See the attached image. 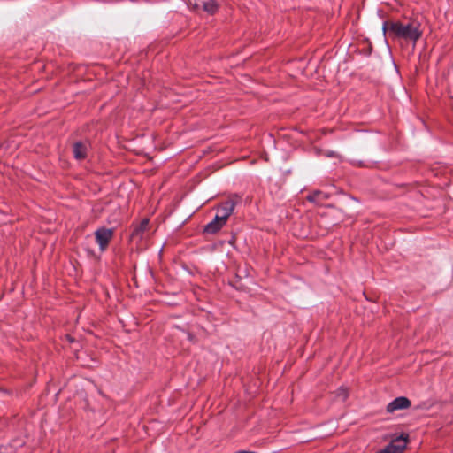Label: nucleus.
<instances>
[{"label": "nucleus", "mask_w": 453, "mask_h": 453, "mask_svg": "<svg viewBox=\"0 0 453 453\" xmlns=\"http://www.w3.org/2000/svg\"><path fill=\"white\" fill-rule=\"evenodd\" d=\"M336 398L344 402L349 396V391L346 388L341 387L336 390Z\"/></svg>", "instance_id": "obj_11"}, {"label": "nucleus", "mask_w": 453, "mask_h": 453, "mask_svg": "<svg viewBox=\"0 0 453 453\" xmlns=\"http://www.w3.org/2000/svg\"><path fill=\"white\" fill-rule=\"evenodd\" d=\"M242 197L238 195L231 196L226 201L221 203L218 207V213L222 220L227 221L233 213L235 206L241 202Z\"/></svg>", "instance_id": "obj_2"}, {"label": "nucleus", "mask_w": 453, "mask_h": 453, "mask_svg": "<svg viewBox=\"0 0 453 453\" xmlns=\"http://www.w3.org/2000/svg\"><path fill=\"white\" fill-rule=\"evenodd\" d=\"M394 21H385L382 26V31L384 34L388 33L390 36V26Z\"/></svg>", "instance_id": "obj_12"}, {"label": "nucleus", "mask_w": 453, "mask_h": 453, "mask_svg": "<svg viewBox=\"0 0 453 453\" xmlns=\"http://www.w3.org/2000/svg\"><path fill=\"white\" fill-rule=\"evenodd\" d=\"M88 152V146L82 142H76L73 145V153L74 158L82 160L86 158Z\"/></svg>", "instance_id": "obj_7"}, {"label": "nucleus", "mask_w": 453, "mask_h": 453, "mask_svg": "<svg viewBox=\"0 0 453 453\" xmlns=\"http://www.w3.org/2000/svg\"><path fill=\"white\" fill-rule=\"evenodd\" d=\"M328 198V195L320 191V190H315L311 194H310L307 196L308 201L313 202V203H322L323 201L326 200Z\"/></svg>", "instance_id": "obj_9"}, {"label": "nucleus", "mask_w": 453, "mask_h": 453, "mask_svg": "<svg viewBox=\"0 0 453 453\" xmlns=\"http://www.w3.org/2000/svg\"><path fill=\"white\" fill-rule=\"evenodd\" d=\"M422 36L420 23L418 20H410L408 23L395 21L390 26V37L403 39L416 44Z\"/></svg>", "instance_id": "obj_1"}, {"label": "nucleus", "mask_w": 453, "mask_h": 453, "mask_svg": "<svg viewBox=\"0 0 453 453\" xmlns=\"http://www.w3.org/2000/svg\"><path fill=\"white\" fill-rule=\"evenodd\" d=\"M114 231L111 228L100 227L95 232L96 243L101 251H104L113 237Z\"/></svg>", "instance_id": "obj_4"}, {"label": "nucleus", "mask_w": 453, "mask_h": 453, "mask_svg": "<svg viewBox=\"0 0 453 453\" xmlns=\"http://www.w3.org/2000/svg\"><path fill=\"white\" fill-rule=\"evenodd\" d=\"M407 435L402 434L392 440L383 449L376 453H403L407 447Z\"/></svg>", "instance_id": "obj_3"}, {"label": "nucleus", "mask_w": 453, "mask_h": 453, "mask_svg": "<svg viewBox=\"0 0 453 453\" xmlns=\"http://www.w3.org/2000/svg\"><path fill=\"white\" fill-rule=\"evenodd\" d=\"M203 9L209 14L212 15L218 11L219 5L215 0H203Z\"/></svg>", "instance_id": "obj_10"}, {"label": "nucleus", "mask_w": 453, "mask_h": 453, "mask_svg": "<svg viewBox=\"0 0 453 453\" xmlns=\"http://www.w3.org/2000/svg\"><path fill=\"white\" fill-rule=\"evenodd\" d=\"M226 221L219 218V214H216L214 219L204 226L203 233L209 234H214L218 233L225 225Z\"/></svg>", "instance_id": "obj_6"}, {"label": "nucleus", "mask_w": 453, "mask_h": 453, "mask_svg": "<svg viewBox=\"0 0 453 453\" xmlns=\"http://www.w3.org/2000/svg\"><path fill=\"white\" fill-rule=\"evenodd\" d=\"M411 403L407 397L399 396L391 401L387 405L386 410L388 413H393L396 411L408 409L411 406Z\"/></svg>", "instance_id": "obj_5"}, {"label": "nucleus", "mask_w": 453, "mask_h": 453, "mask_svg": "<svg viewBox=\"0 0 453 453\" xmlns=\"http://www.w3.org/2000/svg\"><path fill=\"white\" fill-rule=\"evenodd\" d=\"M66 338L70 342H73V339L70 335H66Z\"/></svg>", "instance_id": "obj_13"}, {"label": "nucleus", "mask_w": 453, "mask_h": 453, "mask_svg": "<svg viewBox=\"0 0 453 453\" xmlns=\"http://www.w3.org/2000/svg\"><path fill=\"white\" fill-rule=\"evenodd\" d=\"M150 220L149 219H143L134 228L132 232V237L133 238H142V234L145 231H147L149 226Z\"/></svg>", "instance_id": "obj_8"}]
</instances>
